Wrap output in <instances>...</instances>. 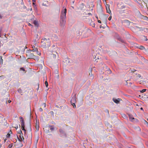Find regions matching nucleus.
<instances>
[{
    "label": "nucleus",
    "mask_w": 148,
    "mask_h": 148,
    "mask_svg": "<svg viewBox=\"0 0 148 148\" xmlns=\"http://www.w3.org/2000/svg\"><path fill=\"white\" fill-rule=\"evenodd\" d=\"M66 8L64 9V13H62V14L61 16V18L62 19L63 23H64V20L66 18Z\"/></svg>",
    "instance_id": "obj_1"
},
{
    "label": "nucleus",
    "mask_w": 148,
    "mask_h": 148,
    "mask_svg": "<svg viewBox=\"0 0 148 148\" xmlns=\"http://www.w3.org/2000/svg\"><path fill=\"white\" fill-rule=\"evenodd\" d=\"M106 8L107 12L109 14H111V11L110 8V5H109L106 4Z\"/></svg>",
    "instance_id": "obj_2"
},
{
    "label": "nucleus",
    "mask_w": 148,
    "mask_h": 148,
    "mask_svg": "<svg viewBox=\"0 0 148 148\" xmlns=\"http://www.w3.org/2000/svg\"><path fill=\"white\" fill-rule=\"evenodd\" d=\"M32 51L34 52H36V54L39 55H40L41 54V53L40 52H38L37 48L36 47H34V48H33V49Z\"/></svg>",
    "instance_id": "obj_3"
},
{
    "label": "nucleus",
    "mask_w": 148,
    "mask_h": 148,
    "mask_svg": "<svg viewBox=\"0 0 148 148\" xmlns=\"http://www.w3.org/2000/svg\"><path fill=\"white\" fill-rule=\"evenodd\" d=\"M121 100V99L119 98H118L117 99L115 98L113 99V101L116 103H119L120 102V101Z\"/></svg>",
    "instance_id": "obj_4"
},
{
    "label": "nucleus",
    "mask_w": 148,
    "mask_h": 148,
    "mask_svg": "<svg viewBox=\"0 0 148 148\" xmlns=\"http://www.w3.org/2000/svg\"><path fill=\"white\" fill-rule=\"evenodd\" d=\"M19 119H20V121L21 125H23V124H25L24 121L23 117L21 116L19 117Z\"/></svg>",
    "instance_id": "obj_5"
},
{
    "label": "nucleus",
    "mask_w": 148,
    "mask_h": 148,
    "mask_svg": "<svg viewBox=\"0 0 148 148\" xmlns=\"http://www.w3.org/2000/svg\"><path fill=\"white\" fill-rule=\"evenodd\" d=\"M12 132L11 130L9 132V133H8L7 135H6V137L7 138H9L10 136V134H12Z\"/></svg>",
    "instance_id": "obj_6"
},
{
    "label": "nucleus",
    "mask_w": 148,
    "mask_h": 148,
    "mask_svg": "<svg viewBox=\"0 0 148 148\" xmlns=\"http://www.w3.org/2000/svg\"><path fill=\"white\" fill-rule=\"evenodd\" d=\"M24 127H25V124H23V125H21V129L22 130L24 131L25 132H26V130L25 129Z\"/></svg>",
    "instance_id": "obj_7"
},
{
    "label": "nucleus",
    "mask_w": 148,
    "mask_h": 148,
    "mask_svg": "<svg viewBox=\"0 0 148 148\" xmlns=\"http://www.w3.org/2000/svg\"><path fill=\"white\" fill-rule=\"evenodd\" d=\"M39 125L38 124H36V131H38L39 130Z\"/></svg>",
    "instance_id": "obj_8"
},
{
    "label": "nucleus",
    "mask_w": 148,
    "mask_h": 148,
    "mask_svg": "<svg viewBox=\"0 0 148 148\" xmlns=\"http://www.w3.org/2000/svg\"><path fill=\"white\" fill-rule=\"evenodd\" d=\"M76 101L75 97L73 98L71 100V102H75Z\"/></svg>",
    "instance_id": "obj_9"
},
{
    "label": "nucleus",
    "mask_w": 148,
    "mask_h": 148,
    "mask_svg": "<svg viewBox=\"0 0 148 148\" xmlns=\"http://www.w3.org/2000/svg\"><path fill=\"white\" fill-rule=\"evenodd\" d=\"M129 116L130 119L131 121H133V120L134 119V118L132 116L130 115Z\"/></svg>",
    "instance_id": "obj_10"
},
{
    "label": "nucleus",
    "mask_w": 148,
    "mask_h": 148,
    "mask_svg": "<svg viewBox=\"0 0 148 148\" xmlns=\"http://www.w3.org/2000/svg\"><path fill=\"white\" fill-rule=\"evenodd\" d=\"M19 137L20 136V140L21 141H23L24 140V138L23 137V136H21V135H19Z\"/></svg>",
    "instance_id": "obj_11"
},
{
    "label": "nucleus",
    "mask_w": 148,
    "mask_h": 148,
    "mask_svg": "<svg viewBox=\"0 0 148 148\" xmlns=\"http://www.w3.org/2000/svg\"><path fill=\"white\" fill-rule=\"evenodd\" d=\"M138 48L140 49H141V50H143V49H145V47L142 46H139V47Z\"/></svg>",
    "instance_id": "obj_12"
},
{
    "label": "nucleus",
    "mask_w": 148,
    "mask_h": 148,
    "mask_svg": "<svg viewBox=\"0 0 148 148\" xmlns=\"http://www.w3.org/2000/svg\"><path fill=\"white\" fill-rule=\"evenodd\" d=\"M33 23H34V24L35 26H38V22H37L36 21H35V20L34 21Z\"/></svg>",
    "instance_id": "obj_13"
},
{
    "label": "nucleus",
    "mask_w": 148,
    "mask_h": 148,
    "mask_svg": "<svg viewBox=\"0 0 148 148\" xmlns=\"http://www.w3.org/2000/svg\"><path fill=\"white\" fill-rule=\"evenodd\" d=\"M71 104L73 105L74 108H76V106L75 104V102H71Z\"/></svg>",
    "instance_id": "obj_14"
},
{
    "label": "nucleus",
    "mask_w": 148,
    "mask_h": 148,
    "mask_svg": "<svg viewBox=\"0 0 148 148\" xmlns=\"http://www.w3.org/2000/svg\"><path fill=\"white\" fill-rule=\"evenodd\" d=\"M20 70L23 71L24 72H25V70L23 67H21L20 68Z\"/></svg>",
    "instance_id": "obj_15"
},
{
    "label": "nucleus",
    "mask_w": 148,
    "mask_h": 148,
    "mask_svg": "<svg viewBox=\"0 0 148 148\" xmlns=\"http://www.w3.org/2000/svg\"><path fill=\"white\" fill-rule=\"evenodd\" d=\"M12 147V144H10L8 145V148H11Z\"/></svg>",
    "instance_id": "obj_16"
},
{
    "label": "nucleus",
    "mask_w": 148,
    "mask_h": 148,
    "mask_svg": "<svg viewBox=\"0 0 148 148\" xmlns=\"http://www.w3.org/2000/svg\"><path fill=\"white\" fill-rule=\"evenodd\" d=\"M45 84L46 87H47L48 86V84L47 81H46L45 82Z\"/></svg>",
    "instance_id": "obj_17"
},
{
    "label": "nucleus",
    "mask_w": 148,
    "mask_h": 148,
    "mask_svg": "<svg viewBox=\"0 0 148 148\" xmlns=\"http://www.w3.org/2000/svg\"><path fill=\"white\" fill-rule=\"evenodd\" d=\"M146 91V89H143L142 90L140 91V92L142 93Z\"/></svg>",
    "instance_id": "obj_18"
},
{
    "label": "nucleus",
    "mask_w": 148,
    "mask_h": 148,
    "mask_svg": "<svg viewBox=\"0 0 148 148\" xmlns=\"http://www.w3.org/2000/svg\"><path fill=\"white\" fill-rule=\"evenodd\" d=\"M18 133L20 134H21H21H22V131L21 130H19V132H18Z\"/></svg>",
    "instance_id": "obj_19"
},
{
    "label": "nucleus",
    "mask_w": 148,
    "mask_h": 148,
    "mask_svg": "<svg viewBox=\"0 0 148 148\" xmlns=\"http://www.w3.org/2000/svg\"><path fill=\"white\" fill-rule=\"evenodd\" d=\"M111 18H112V16L110 15V17L108 18V19L110 21L111 19Z\"/></svg>",
    "instance_id": "obj_20"
},
{
    "label": "nucleus",
    "mask_w": 148,
    "mask_h": 148,
    "mask_svg": "<svg viewBox=\"0 0 148 148\" xmlns=\"http://www.w3.org/2000/svg\"><path fill=\"white\" fill-rule=\"evenodd\" d=\"M43 105L44 106V107L45 108L46 106V104L45 103H43Z\"/></svg>",
    "instance_id": "obj_21"
},
{
    "label": "nucleus",
    "mask_w": 148,
    "mask_h": 148,
    "mask_svg": "<svg viewBox=\"0 0 148 148\" xmlns=\"http://www.w3.org/2000/svg\"><path fill=\"white\" fill-rule=\"evenodd\" d=\"M50 130H54V128L53 127H51V128H50Z\"/></svg>",
    "instance_id": "obj_22"
},
{
    "label": "nucleus",
    "mask_w": 148,
    "mask_h": 148,
    "mask_svg": "<svg viewBox=\"0 0 148 148\" xmlns=\"http://www.w3.org/2000/svg\"><path fill=\"white\" fill-rule=\"evenodd\" d=\"M40 109V111H42V108H40V109Z\"/></svg>",
    "instance_id": "obj_23"
},
{
    "label": "nucleus",
    "mask_w": 148,
    "mask_h": 148,
    "mask_svg": "<svg viewBox=\"0 0 148 148\" xmlns=\"http://www.w3.org/2000/svg\"><path fill=\"white\" fill-rule=\"evenodd\" d=\"M98 23H101V21L100 20H98Z\"/></svg>",
    "instance_id": "obj_24"
},
{
    "label": "nucleus",
    "mask_w": 148,
    "mask_h": 148,
    "mask_svg": "<svg viewBox=\"0 0 148 148\" xmlns=\"http://www.w3.org/2000/svg\"><path fill=\"white\" fill-rule=\"evenodd\" d=\"M2 56H0V58L2 60H2Z\"/></svg>",
    "instance_id": "obj_25"
},
{
    "label": "nucleus",
    "mask_w": 148,
    "mask_h": 148,
    "mask_svg": "<svg viewBox=\"0 0 148 148\" xmlns=\"http://www.w3.org/2000/svg\"><path fill=\"white\" fill-rule=\"evenodd\" d=\"M103 1H105V3L106 4V0H103Z\"/></svg>",
    "instance_id": "obj_26"
},
{
    "label": "nucleus",
    "mask_w": 148,
    "mask_h": 148,
    "mask_svg": "<svg viewBox=\"0 0 148 148\" xmlns=\"http://www.w3.org/2000/svg\"><path fill=\"white\" fill-rule=\"evenodd\" d=\"M11 102V101L10 100L8 101V102L9 103H10Z\"/></svg>",
    "instance_id": "obj_27"
},
{
    "label": "nucleus",
    "mask_w": 148,
    "mask_h": 148,
    "mask_svg": "<svg viewBox=\"0 0 148 148\" xmlns=\"http://www.w3.org/2000/svg\"><path fill=\"white\" fill-rule=\"evenodd\" d=\"M4 77V76H3V75H2V76H0V77Z\"/></svg>",
    "instance_id": "obj_28"
},
{
    "label": "nucleus",
    "mask_w": 148,
    "mask_h": 148,
    "mask_svg": "<svg viewBox=\"0 0 148 148\" xmlns=\"http://www.w3.org/2000/svg\"><path fill=\"white\" fill-rule=\"evenodd\" d=\"M50 113H51V114H53V111H51V112H50Z\"/></svg>",
    "instance_id": "obj_29"
},
{
    "label": "nucleus",
    "mask_w": 148,
    "mask_h": 148,
    "mask_svg": "<svg viewBox=\"0 0 148 148\" xmlns=\"http://www.w3.org/2000/svg\"><path fill=\"white\" fill-rule=\"evenodd\" d=\"M2 18V16L0 14V18Z\"/></svg>",
    "instance_id": "obj_30"
},
{
    "label": "nucleus",
    "mask_w": 148,
    "mask_h": 148,
    "mask_svg": "<svg viewBox=\"0 0 148 148\" xmlns=\"http://www.w3.org/2000/svg\"><path fill=\"white\" fill-rule=\"evenodd\" d=\"M88 14L89 15H91V14L90 13H88Z\"/></svg>",
    "instance_id": "obj_31"
},
{
    "label": "nucleus",
    "mask_w": 148,
    "mask_h": 148,
    "mask_svg": "<svg viewBox=\"0 0 148 148\" xmlns=\"http://www.w3.org/2000/svg\"><path fill=\"white\" fill-rule=\"evenodd\" d=\"M96 17L97 18V19H98V17L97 16H96Z\"/></svg>",
    "instance_id": "obj_32"
},
{
    "label": "nucleus",
    "mask_w": 148,
    "mask_h": 148,
    "mask_svg": "<svg viewBox=\"0 0 148 148\" xmlns=\"http://www.w3.org/2000/svg\"><path fill=\"white\" fill-rule=\"evenodd\" d=\"M6 139H5L4 140L5 141V142L6 141Z\"/></svg>",
    "instance_id": "obj_33"
},
{
    "label": "nucleus",
    "mask_w": 148,
    "mask_h": 148,
    "mask_svg": "<svg viewBox=\"0 0 148 148\" xmlns=\"http://www.w3.org/2000/svg\"><path fill=\"white\" fill-rule=\"evenodd\" d=\"M29 25H30V26H32V25L31 24H30V23H29Z\"/></svg>",
    "instance_id": "obj_34"
},
{
    "label": "nucleus",
    "mask_w": 148,
    "mask_h": 148,
    "mask_svg": "<svg viewBox=\"0 0 148 148\" xmlns=\"http://www.w3.org/2000/svg\"><path fill=\"white\" fill-rule=\"evenodd\" d=\"M147 40V39L146 38V39H145V40L146 41Z\"/></svg>",
    "instance_id": "obj_35"
},
{
    "label": "nucleus",
    "mask_w": 148,
    "mask_h": 148,
    "mask_svg": "<svg viewBox=\"0 0 148 148\" xmlns=\"http://www.w3.org/2000/svg\"><path fill=\"white\" fill-rule=\"evenodd\" d=\"M140 109H141V110H143V108H140Z\"/></svg>",
    "instance_id": "obj_36"
},
{
    "label": "nucleus",
    "mask_w": 148,
    "mask_h": 148,
    "mask_svg": "<svg viewBox=\"0 0 148 148\" xmlns=\"http://www.w3.org/2000/svg\"><path fill=\"white\" fill-rule=\"evenodd\" d=\"M49 132V130H48V131H47L46 132H47V133H48V132Z\"/></svg>",
    "instance_id": "obj_37"
},
{
    "label": "nucleus",
    "mask_w": 148,
    "mask_h": 148,
    "mask_svg": "<svg viewBox=\"0 0 148 148\" xmlns=\"http://www.w3.org/2000/svg\"><path fill=\"white\" fill-rule=\"evenodd\" d=\"M34 46H32V48H34Z\"/></svg>",
    "instance_id": "obj_38"
},
{
    "label": "nucleus",
    "mask_w": 148,
    "mask_h": 148,
    "mask_svg": "<svg viewBox=\"0 0 148 148\" xmlns=\"http://www.w3.org/2000/svg\"><path fill=\"white\" fill-rule=\"evenodd\" d=\"M32 1H34V2L35 1H34V0H32Z\"/></svg>",
    "instance_id": "obj_39"
},
{
    "label": "nucleus",
    "mask_w": 148,
    "mask_h": 148,
    "mask_svg": "<svg viewBox=\"0 0 148 148\" xmlns=\"http://www.w3.org/2000/svg\"><path fill=\"white\" fill-rule=\"evenodd\" d=\"M33 4H34H34H35V3H33Z\"/></svg>",
    "instance_id": "obj_40"
},
{
    "label": "nucleus",
    "mask_w": 148,
    "mask_h": 148,
    "mask_svg": "<svg viewBox=\"0 0 148 148\" xmlns=\"http://www.w3.org/2000/svg\"><path fill=\"white\" fill-rule=\"evenodd\" d=\"M145 122L147 123H148L146 121H145Z\"/></svg>",
    "instance_id": "obj_41"
},
{
    "label": "nucleus",
    "mask_w": 148,
    "mask_h": 148,
    "mask_svg": "<svg viewBox=\"0 0 148 148\" xmlns=\"http://www.w3.org/2000/svg\"><path fill=\"white\" fill-rule=\"evenodd\" d=\"M30 10H32V9L31 8V9H30Z\"/></svg>",
    "instance_id": "obj_42"
},
{
    "label": "nucleus",
    "mask_w": 148,
    "mask_h": 148,
    "mask_svg": "<svg viewBox=\"0 0 148 148\" xmlns=\"http://www.w3.org/2000/svg\"><path fill=\"white\" fill-rule=\"evenodd\" d=\"M100 27H101V26H100Z\"/></svg>",
    "instance_id": "obj_43"
},
{
    "label": "nucleus",
    "mask_w": 148,
    "mask_h": 148,
    "mask_svg": "<svg viewBox=\"0 0 148 148\" xmlns=\"http://www.w3.org/2000/svg\"><path fill=\"white\" fill-rule=\"evenodd\" d=\"M100 27H101V26H100Z\"/></svg>",
    "instance_id": "obj_44"
},
{
    "label": "nucleus",
    "mask_w": 148,
    "mask_h": 148,
    "mask_svg": "<svg viewBox=\"0 0 148 148\" xmlns=\"http://www.w3.org/2000/svg\"><path fill=\"white\" fill-rule=\"evenodd\" d=\"M124 116H125V115H124Z\"/></svg>",
    "instance_id": "obj_45"
},
{
    "label": "nucleus",
    "mask_w": 148,
    "mask_h": 148,
    "mask_svg": "<svg viewBox=\"0 0 148 148\" xmlns=\"http://www.w3.org/2000/svg\"><path fill=\"white\" fill-rule=\"evenodd\" d=\"M147 120L148 121V119H147Z\"/></svg>",
    "instance_id": "obj_46"
}]
</instances>
